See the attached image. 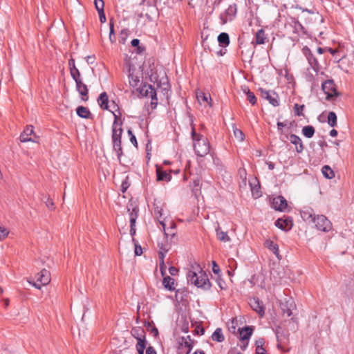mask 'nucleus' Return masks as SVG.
I'll use <instances>...</instances> for the list:
<instances>
[{
    "instance_id": "f257e3e1",
    "label": "nucleus",
    "mask_w": 354,
    "mask_h": 354,
    "mask_svg": "<svg viewBox=\"0 0 354 354\" xmlns=\"http://www.w3.org/2000/svg\"><path fill=\"white\" fill-rule=\"evenodd\" d=\"M192 138L196 153L204 157L209 152L210 147L207 139L203 135L197 133L194 127L192 129Z\"/></svg>"
},
{
    "instance_id": "f03ea898",
    "label": "nucleus",
    "mask_w": 354,
    "mask_h": 354,
    "mask_svg": "<svg viewBox=\"0 0 354 354\" xmlns=\"http://www.w3.org/2000/svg\"><path fill=\"white\" fill-rule=\"evenodd\" d=\"M115 120L112 127V141L113 150L116 152L118 158L120 161V158L122 154V150L121 147V136L122 133V129L121 128V122H118V115L113 112Z\"/></svg>"
},
{
    "instance_id": "7ed1b4c3",
    "label": "nucleus",
    "mask_w": 354,
    "mask_h": 354,
    "mask_svg": "<svg viewBox=\"0 0 354 354\" xmlns=\"http://www.w3.org/2000/svg\"><path fill=\"white\" fill-rule=\"evenodd\" d=\"M187 279L189 283L198 288H208L209 286V279L203 271H199L197 273L196 271L189 270L187 274Z\"/></svg>"
},
{
    "instance_id": "20e7f679",
    "label": "nucleus",
    "mask_w": 354,
    "mask_h": 354,
    "mask_svg": "<svg viewBox=\"0 0 354 354\" xmlns=\"http://www.w3.org/2000/svg\"><path fill=\"white\" fill-rule=\"evenodd\" d=\"M194 341L189 335L182 337L178 341V354H189L193 348Z\"/></svg>"
},
{
    "instance_id": "39448f33",
    "label": "nucleus",
    "mask_w": 354,
    "mask_h": 354,
    "mask_svg": "<svg viewBox=\"0 0 354 354\" xmlns=\"http://www.w3.org/2000/svg\"><path fill=\"white\" fill-rule=\"evenodd\" d=\"M314 223L318 230L323 232H329L332 229L331 222L324 215H317Z\"/></svg>"
},
{
    "instance_id": "423d86ee",
    "label": "nucleus",
    "mask_w": 354,
    "mask_h": 354,
    "mask_svg": "<svg viewBox=\"0 0 354 354\" xmlns=\"http://www.w3.org/2000/svg\"><path fill=\"white\" fill-rule=\"evenodd\" d=\"M140 94L143 97H150L151 104H157L156 91L151 85L144 84L139 90Z\"/></svg>"
},
{
    "instance_id": "0eeeda50",
    "label": "nucleus",
    "mask_w": 354,
    "mask_h": 354,
    "mask_svg": "<svg viewBox=\"0 0 354 354\" xmlns=\"http://www.w3.org/2000/svg\"><path fill=\"white\" fill-rule=\"evenodd\" d=\"M322 90L326 95V99L330 100L334 96H337L338 93L335 88V85L333 80H327L324 82L322 85Z\"/></svg>"
},
{
    "instance_id": "6e6552de",
    "label": "nucleus",
    "mask_w": 354,
    "mask_h": 354,
    "mask_svg": "<svg viewBox=\"0 0 354 354\" xmlns=\"http://www.w3.org/2000/svg\"><path fill=\"white\" fill-rule=\"evenodd\" d=\"M249 304L252 309L256 311L260 317H263L265 308L263 301L257 297H252L250 299Z\"/></svg>"
},
{
    "instance_id": "1a4fd4ad",
    "label": "nucleus",
    "mask_w": 354,
    "mask_h": 354,
    "mask_svg": "<svg viewBox=\"0 0 354 354\" xmlns=\"http://www.w3.org/2000/svg\"><path fill=\"white\" fill-rule=\"evenodd\" d=\"M287 206L286 200L281 196H278L272 200V207L277 211L283 212L287 208Z\"/></svg>"
},
{
    "instance_id": "9d476101",
    "label": "nucleus",
    "mask_w": 354,
    "mask_h": 354,
    "mask_svg": "<svg viewBox=\"0 0 354 354\" xmlns=\"http://www.w3.org/2000/svg\"><path fill=\"white\" fill-rule=\"evenodd\" d=\"M304 221L308 223H315L316 216L313 209L304 207L300 212Z\"/></svg>"
},
{
    "instance_id": "9b49d317",
    "label": "nucleus",
    "mask_w": 354,
    "mask_h": 354,
    "mask_svg": "<svg viewBox=\"0 0 354 354\" xmlns=\"http://www.w3.org/2000/svg\"><path fill=\"white\" fill-rule=\"evenodd\" d=\"M261 96L269 101L274 106H279L277 95L275 93H270V91L260 88Z\"/></svg>"
},
{
    "instance_id": "f8f14e48",
    "label": "nucleus",
    "mask_w": 354,
    "mask_h": 354,
    "mask_svg": "<svg viewBox=\"0 0 354 354\" xmlns=\"http://www.w3.org/2000/svg\"><path fill=\"white\" fill-rule=\"evenodd\" d=\"M76 83V88L80 95L82 97V99L84 101L88 100V88L86 84H84L80 77L78 79L74 80Z\"/></svg>"
},
{
    "instance_id": "ddd939ff",
    "label": "nucleus",
    "mask_w": 354,
    "mask_h": 354,
    "mask_svg": "<svg viewBox=\"0 0 354 354\" xmlns=\"http://www.w3.org/2000/svg\"><path fill=\"white\" fill-rule=\"evenodd\" d=\"M236 13V6L235 4L230 5L225 12V15H221V19L223 20V23H226L227 21H232Z\"/></svg>"
},
{
    "instance_id": "4468645a",
    "label": "nucleus",
    "mask_w": 354,
    "mask_h": 354,
    "mask_svg": "<svg viewBox=\"0 0 354 354\" xmlns=\"http://www.w3.org/2000/svg\"><path fill=\"white\" fill-rule=\"evenodd\" d=\"M275 225L281 230L288 231L292 228V221L289 218L286 219L278 218L275 221Z\"/></svg>"
},
{
    "instance_id": "2eb2a0df",
    "label": "nucleus",
    "mask_w": 354,
    "mask_h": 354,
    "mask_svg": "<svg viewBox=\"0 0 354 354\" xmlns=\"http://www.w3.org/2000/svg\"><path fill=\"white\" fill-rule=\"evenodd\" d=\"M34 133L33 127L30 125L26 127V129L23 131V133L20 136V140L22 142H36L30 136Z\"/></svg>"
},
{
    "instance_id": "dca6fc26",
    "label": "nucleus",
    "mask_w": 354,
    "mask_h": 354,
    "mask_svg": "<svg viewBox=\"0 0 354 354\" xmlns=\"http://www.w3.org/2000/svg\"><path fill=\"white\" fill-rule=\"evenodd\" d=\"M37 281H39L43 286L48 284L50 281V274L49 271L46 269H43L37 274Z\"/></svg>"
},
{
    "instance_id": "f3484780",
    "label": "nucleus",
    "mask_w": 354,
    "mask_h": 354,
    "mask_svg": "<svg viewBox=\"0 0 354 354\" xmlns=\"http://www.w3.org/2000/svg\"><path fill=\"white\" fill-rule=\"evenodd\" d=\"M289 139H290V142L295 145L296 151L298 153H301L304 149V147H303L301 138L295 134H291L290 136Z\"/></svg>"
},
{
    "instance_id": "a211bd4d",
    "label": "nucleus",
    "mask_w": 354,
    "mask_h": 354,
    "mask_svg": "<svg viewBox=\"0 0 354 354\" xmlns=\"http://www.w3.org/2000/svg\"><path fill=\"white\" fill-rule=\"evenodd\" d=\"M196 97L198 101V102L202 104L205 102L209 104V105L211 106V97L209 94H206L203 93V91H198L196 92Z\"/></svg>"
},
{
    "instance_id": "6ab92c4d",
    "label": "nucleus",
    "mask_w": 354,
    "mask_h": 354,
    "mask_svg": "<svg viewBox=\"0 0 354 354\" xmlns=\"http://www.w3.org/2000/svg\"><path fill=\"white\" fill-rule=\"evenodd\" d=\"M252 333V328L250 327H245L239 330L241 340L244 342L249 339Z\"/></svg>"
},
{
    "instance_id": "aec40b11",
    "label": "nucleus",
    "mask_w": 354,
    "mask_h": 354,
    "mask_svg": "<svg viewBox=\"0 0 354 354\" xmlns=\"http://www.w3.org/2000/svg\"><path fill=\"white\" fill-rule=\"evenodd\" d=\"M68 64L70 66V73H71V75L72 77L73 78V80H76V79H78L79 77H80V73L75 65L74 59H70Z\"/></svg>"
},
{
    "instance_id": "412c9836",
    "label": "nucleus",
    "mask_w": 354,
    "mask_h": 354,
    "mask_svg": "<svg viewBox=\"0 0 354 354\" xmlns=\"http://www.w3.org/2000/svg\"><path fill=\"white\" fill-rule=\"evenodd\" d=\"M108 95L106 93H102L97 98V102L100 106L103 109H108Z\"/></svg>"
},
{
    "instance_id": "4be33fe9",
    "label": "nucleus",
    "mask_w": 354,
    "mask_h": 354,
    "mask_svg": "<svg viewBox=\"0 0 354 354\" xmlns=\"http://www.w3.org/2000/svg\"><path fill=\"white\" fill-rule=\"evenodd\" d=\"M159 222H160V223L162 225V226L163 227V230H164L165 234L166 237H168L169 236H170L172 238L175 235V234H176V232H175L176 225L174 223L171 222V227L166 230L165 229V224L164 221L159 220Z\"/></svg>"
},
{
    "instance_id": "5701e85b",
    "label": "nucleus",
    "mask_w": 354,
    "mask_h": 354,
    "mask_svg": "<svg viewBox=\"0 0 354 354\" xmlns=\"http://www.w3.org/2000/svg\"><path fill=\"white\" fill-rule=\"evenodd\" d=\"M131 334L135 338H136L138 342H139V339H140L144 344H145V335L143 329L134 328L131 330Z\"/></svg>"
},
{
    "instance_id": "b1692460",
    "label": "nucleus",
    "mask_w": 354,
    "mask_h": 354,
    "mask_svg": "<svg viewBox=\"0 0 354 354\" xmlns=\"http://www.w3.org/2000/svg\"><path fill=\"white\" fill-rule=\"evenodd\" d=\"M162 284L166 289L170 291L174 290L175 289L174 279L171 278L169 276L164 277Z\"/></svg>"
},
{
    "instance_id": "393cba45",
    "label": "nucleus",
    "mask_w": 354,
    "mask_h": 354,
    "mask_svg": "<svg viewBox=\"0 0 354 354\" xmlns=\"http://www.w3.org/2000/svg\"><path fill=\"white\" fill-rule=\"evenodd\" d=\"M216 231V236L221 241L226 243L231 241L230 236L227 235V233L222 231L220 227H218Z\"/></svg>"
},
{
    "instance_id": "a878e982",
    "label": "nucleus",
    "mask_w": 354,
    "mask_h": 354,
    "mask_svg": "<svg viewBox=\"0 0 354 354\" xmlns=\"http://www.w3.org/2000/svg\"><path fill=\"white\" fill-rule=\"evenodd\" d=\"M307 51L308 52V54H306V57L308 61L309 64L313 68V69L316 71L317 70L318 67V62L317 59L314 57L313 54L310 53L309 49H307Z\"/></svg>"
},
{
    "instance_id": "bb28decb",
    "label": "nucleus",
    "mask_w": 354,
    "mask_h": 354,
    "mask_svg": "<svg viewBox=\"0 0 354 354\" xmlns=\"http://www.w3.org/2000/svg\"><path fill=\"white\" fill-rule=\"evenodd\" d=\"M157 179L158 180L169 181L171 176L166 171H162L160 168L157 169Z\"/></svg>"
},
{
    "instance_id": "cd10ccee",
    "label": "nucleus",
    "mask_w": 354,
    "mask_h": 354,
    "mask_svg": "<svg viewBox=\"0 0 354 354\" xmlns=\"http://www.w3.org/2000/svg\"><path fill=\"white\" fill-rule=\"evenodd\" d=\"M76 111L78 116L82 118H88L91 114L89 110L82 106H78Z\"/></svg>"
},
{
    "instance_id": "c85d7f7f",
    "label": "nucleus",
    "mask_w": 354,
    "mask_h": 354,
    "mask_svg": "<svg viewBox=\"0 0 354 354\" xmlns=\"http://www.w3.org/2000/svg\"><path fill=\"white\" fill-rule=\"evenodd\" d=\"M129 82L131 86L136 87L138 86L140 82V79L138 76L134 75L133 73L131 71V68L129 69Z\"/></svg>"
},
{
    "instance_id": "c756f323",
    "label": "nucleus",
    "mask_w": 354,
    "mask_h": 354,
    "mask_svg": "<svg viewBox=\"0 0 354 354\" xmlns=\"http://www.w3.org/2000/svg\"><path fill=\"white\" fill-rule=\"evenodd\" d=\"M256 44H263L265 43V41L266 39V37L265 35V32L263 29H260L257 31L256 33Z\"/></svg>"
},
{
    "instance_id": "7c9ffc66",
    "label": "nucleus",
    "mask_w": 354,
    "mask_h": 354,
    "mask_svg": "<svg viewBox=\"0 0 354 354\" xmlns=\"http://www.w3.org/2000/svg\"><path fill=\"white\" fill-rule=\"evenodd\" d=\"M212 339L218 342H222L224 340V335L222 330L219 328H216L212 335Z\"/></svg>"
},
{
    "instance_id": "2f4dec72",
    "label": "nucleus",
    "mask_w": 354,
    "mask_h": 354,
    "mask_svg": "<svg viewBox=\"0 0 354 354\" xmlns=\"http://www.w3.org/2000/svg\"><path fill=\"white\" fill-rule=\"evenodd\" d=\"M322 171L324 176L328 179H331L335 176L333 171L328 165L324 166L322 167Z\"/></svg>"
},
{
    "instance_id": "473e14b6",
    "label": "nucleus",
    "mask_w": 354,
    "mask_h": 354,
    "mask_svg": "<svg viewBox=\"0 0 354 354\" xmlns=\"http://www.w3.org/2000/svg\"><path fill=\"white\" fill-rule=\"evenodd\" d=\"M302 133L308 138H310L315 133V129L313 126H306L302 129Z\"/></svg>"
},
{
    "instance_id": "72a5a7b5",
    "label": "nucleus",
    "mask_w": 354,
    "mask_h": 354,
    "mask_svg": "<svg viewBox=\"0 0 354 354\" xmlns=\"http://www.w3.org/2000/svg\"><path fill=\"white\" fill-rule=\"evenodd\" d=\"M266 245L270 250L273 252V253L277 257L279 256V247L276 243H274L272 241L268 240L266 242Z\"/></svg>"
},
{
    "instance_id": "f704fd0d",
    "label": "nucleus",
    "mask_w": 354,
    "mask_h": 354,
    "mask_svg": "<svg viewBox=\"0 0 354 354\" xmlns=\"http://www.w3.org/2000/svg\"><path fill=\"white\" fill-rule=\"evenodd\" d=\"M218 41L220 44L226 46L228 45L230 43V39L229 36L225 32L221 33L218 37Z\"/></svg>"
},
{
    "instance_id": "c9c22d12",
    "label": "nucleus",
    "mask_w": 354,
    "mask_h": 354,
    "mask_svg": "<svg viewBox=\"0 0 354 354\" xmlns=\"http://www.w3.org/2000/svg\"><path fill=\"white\" fill-rule=\"evenodd\" d=\"M233 132L235 138L239 140L240 142L243 141L244 140V134L243 131L236 127L234 124H232Z\"/></svg>"
},
{
    "instance_id": "e433bc0d",
    "label": "nucleus",
    "mask_w": 354,
    "mask_h": 354,
    "mask_svg": "<svg viewBox=\"0 0 354 354\" xmlns=\"http://www.w3.org/2000/svg\"><path fill=\"white\" fill-rule=\"evenodd\" d=\"M328 124L331 127H334L337 124V115L333 111H330L328 113Z\"/></svg>"
},
{
    "instance_id": "4c0bfd02",
    "label": "nucleus",
    "mask_w": 354,
    "mask_h": 354,
    "mask_svg": "<svg viewBox=\"0 0 354 354\" xmlns=\"http://www.w3.org/2000/svg\"><path fill=\"white\" fill-rule=\"evenodd\" d=\"M159 256H160V272H161V274L162 276H165V269H166V266L165 265V262H164V254L162 253V252L161 251L160 253H159Z\"/></svg>"
},
{
    "instance_id": "58836bf2",
    "label": "nucleus",
    "mask_w": 354,
    "mask_h": 354,
    "mask_svg": "<svg viewBox=\"0 0 354 354\" xmlns=\"http://www.w3.org/2000/svg\"><path fill=\"white\" fill-rule=\"evenodd\" d=\"M94 4L97 12L104 11V3L103 0H95Z\"/></svg>"
},
{
    "instance_id": "ea45409f",
    "label": "nucleus",
    "mask_w": 354,
    "mask_h": 354,
    "mask_svg": "<svg viewBox=\"0 0 354 354\" xmlns=\"http://www.w3.org/2000/svg\"><path fill=\"white\" fill-rule=\"evenodd\" d=\"M109 26H110L109 40L111 43H114L115 41V34H114V26L111 21H110V23H109Z\"/></svg>"
},
{
    "instance_id": "a19ab883",
    "label": "nucleus",
    "mask_w": 354,
    "mask_h": 354,
    "mask_svg": "<svg viewBox=\"0 0 354 354\" xmlns=\"http://www.w3.org/2000/svg\"><path fill=\"white\" fill-rule=\"evenodd\" d=\"M146 345L144 344L140 339H139V342H137L136 349L138 354H144V351L145 349Z\"/></svg>"
},
{
    "instance_id": "79ce46f5",
    "label": "nucleus",
    "mask_w": 354,
    "mask_h": 354,
    "mask_svg": "<svg viewBox=\"0 0 354 354\" xmlns=\"http://www.w3.org/2000/svg\"><path fill=\"white\" fill-rule=\"evenodd\" d=\"M137 218H129L130 220V234L133 236L136 234V221Z\"/></svg>"
},
{
    "instance_id": "37998d69",
    "label": "nucleus",
    "mask_w": 354,
    "mask_h": 354,
    "mask_svg": "<svg viewBox=\"0 0 354 354\" xmlns=\"http://www.w3.org/2000/svg\"><path fill=\"white\" fill-rule=\"evenodd\" d=\"M304 109V105H299L297 104H295L294 106V109L296 115L298 116L302 115V111Z\"/></svg>"
},
{
    "instance_id": "c03bdc74",
    "label": "nucleus",
    "mask_w": 354,
    "mask_h": 354,
    "mask_svg": "<svg viewBox=\"0 0 354 354\" xmlns=\"http://www.w3.org/2000/svg\"><path fill=\"white\" fill-rule=\"evenodd\" d=\"M250 185L251 187V190H252L253 196L254 198H259L261 196L260 192L259 191V188L257 186L253 187L252 182H250Z\"/></svg>"
},
{
    "instance_id": "a18cd8bd",
    "label": "nucleus",
    "mask_w": 354,
    "mask_h": 354,
    "mask_svg": "<svg viewBox=\"0 0 354 354\" xmlns=\"http://www.w3.org/2000/svg\"><path fill=\"white\" fill-rule=\"evenodd\" d=\"M247 97H248V100L252 104H254L257 102V99H256V97L254 95V94L251 92V91H248V95H247Z\"/></svg>"
},
{
    "instance_id": "49530a36",
    "label": "nucleus",
    "mask_w": 354,
    "mask_h": 354,
    "mask_svg": "<svg viewBox=\"0 0 354 354\" xmlns=\"http://www.w3.org/2000/svg\"><path fill=\"white\" fill-rule=\"evenodd\" d=\"M8 233L9 232L6 227L0 226V240H2L7 237Z\"/></svg>"
},
{
    "instance_id": "de8ad7c7",
    "label": "nucleus",
    "mask_w": 354,
    "mask_h": 354,
    "mask_svg": "<svg viewBox=\"0 0 354 354\" xmlns=\"http://www.w3.org/2000/svg\"><path fill=\"white\" fill-rule=\"evenodd\" d=\"M46 203V207L50 209H54V203L53 202L52 199L48 196L46 198V200L44 201Z\"/></svg>"
},
{
    "instance_id": "09e8293b",
    "label": "nucleus",
    "mask_w": 354,
    "mask_h": 354,
    "mask_svg": "<svg viewBox=\"0 0 354 354\" xmlns=\"http://www.w3.org/2000/svg\"><path fill=\"white\" fill-rule=\"evenodd\" d=\"M128 133L130 136V141L135 146L137 147L138 143L136 140V136L132 133V131L131 130L128 131Z\"/></svg>"
},
{
    "instance_id": "8fccbe9b",
    "label": "nucleus",
    "mask_w": 354,
    "mask_h": 354,
    "mask_svg": "<svg viewBox=\"0 0 354 354\" xmlns=\"http://www.w3.org/2000/svg\"><path fill=\"white\" fill-rule=\"evenodd\" d=\"M265 344V341L263 338H259L257 340H256L255 345L256 348L263 347Z\"/></svg>"
},
{
    "instance_id": "3c124183",
    "label": "nucleus",
    "mask_w": 354,
    "mask_h": 354,
    "mask_svg": "<svg viewBox=\"0 0 354 354\" xmlns=\"http://www.w3.org/2000/svg\"><path fill=\"white\" fill-rule=\"evenodd\" d=\"M212 271L214 274H218L220 272V268L215 261L212 262Z\"/></svg>"
},
{
    "instance_id": "603ef678",
    "label": "nucleus",
    "mask_w": 354,
    "mask_h": 354,
    "mask_svg": "<svg viewBox=\"0 0 354 354\" xmlns=\"http://www.w3.org/2000/svg\"><path fill=\"white\" fill-rule=\"evenodd\" d=\"M138 212V210L137 208L133 207L132 211L130 212V214H129V218H137Z\"/></svg>"
},
{
    "instance_id": "864d4df0",
    "label": "nucleus",
    "mask_w": 354,
    "mask_h": 354,
    "mask_svg": "<svg viewBox=\"0 0 354 354\" xmlns=\"http://www.w3.org/2000/svg\"><path fill=\"white\" fill-rule=\"evenodd\" d=\"M155 214L156 215V216L158 218H160L162 216V209L158 207H156L155 208Z\"/></svg>"
},
{
    "instance_id": "5fc2aeb1",
    "label": "nucleus",
    "mask_w": 354,
    "mask_h": 354,
    "mask_svg": "<svg viewBox=\"0 0 354 354\" xmlns=\"http://www.w3.org/2000/svg\"><path fill=\"white\" fill-rule=\"evenodd\" d=\"M135 254L137 255V256H140L142 254V248L141 246L140 245H135Z\"/></svg>"
},
{
    "instance_id": "6e6d98bb",
    "label": "nucleus",
    "mask_w": 354,
    "mask_h": 354,
    "mask_svg": "<svg viewBox=\"0 0 354 354\" xmlns=\"http://www.w3.org/2000/svg\"><path fill=\"white\" fill-rule=\"evenodd\" d=\"M169 272L171 275L174 276V275L177 274L178 270L175 267L171 266L169 268Z\"/></svg>"
},
{
    "instance_id": "4d7b16f0",
    "label": "nucleus",
    "mask_w": 354,
    "mask_h": 354,
    "mask_svg": "<svg viewBox=\"0 0 354 354\" xmlns=\"http://www.w3.org/2000/svg\"><path fill=\"white\" fill-rule=\"evenodd\" d=\"M100 20L102 23H104L106 21V17L104 11L98 12Z\"/></svg>"
},
{
    "instance_id": "13d9d810",
    "label": "nucleus",
    "mask_w": 354,
    "mask_h": 354,
    "mask_svg": "<svg viewBox=\"0 0 354 354\" xmlns=\"http://www.w3.org/2000/svg\"><path fill=\"white\" fill-rule=\"evenodd\" d=\"M257 354H266V351L263 347L256 348Z\"/></svg>"
},
{
    "instance_id": "bf43d9fd",
    "label": "nucleus",
    "mask_w": 354,
    "mask_h": 354,
    "mask_svg": "<svg viewBox=\"0 0 354 354\" xmlns=\"http://www.w3.org/2000/svg\"><path fill=\"white\" fill-rule=\"evenodd\" d=\"M229 266L230 267V268H236V261L234 260V259H230L229 260Z\"/></svg>"
},
{
    "instance_id": "052dcab7",
    "label": "nucleus",
    "mask_w": 354,
    "mask_h": 354,
    "mask_svg": "<svg viewBox=\"0 0 354 354\" xmlns=\"http://www.w3.org/2000/svg\"><path fill=\"white\" fill-rule=\"evenodd\" d=\"M146 354H156V352L151 346H149L147 348Z\"/></svg>"
},
{
    "instance_id": "680f3d73",
    "label": "nucleus",
    "mask_w": 354,
    "mask_h": 354,
    "mask_svg": "<svg viewBox=\"0 0 354 354\" xmlns=\"http://www.w3.org/2000/svg\"><path fill=\"white\" fill-rule=\"evenodd\" d=\"M286 124H285L283 122H277L278 130L281 131V132H282V128L286 127Z\"/></svg>"
},
{
    "instance_id": "e2e57ef3",
    "label": "nucleus",
    "mask_w": 354,
    "mask_h": 354,
    "mask_svg": "<svg viewBox=\"0 0 354 354\" xmlns=\"http://www.w3.org/2000/svg\"><path fill=\"white\" fill-rule=\"evenodd\" d=\"M218 285L221 288V289H225V283L221 279H218Z\"/></svg>"
},
{
    "instance_id": "0e129e2a",
    "label": "nucleus",
    "mask_w": 354,
    "mask_h": 354,
    "mask_svg": "<svg viewBox=\"0 0 354 354\" xmlns=\"http://www.w3.org/2000/svg\"><path fill=\"white\" fill-rule=\"evenodd\" d=\"M196 333L198 335H203L204 332H205L204 328L202 327H197V328L196 329Z\"/></svg>"
},
{
    "instance_id": "69168bd1",
    "label": "nucleus",
    "mask_w": 354,
    "mask_h": 354,
    "mask_svg": "<svg viewBox=\"0 0 354 354\" xmlns=\"http://www.w3.org/2000/svg\"><path fill=\"white\" fill-rule=\"evenodd\" d=\"M283 313L286 315L287 317H290L292 315V311L290 309L288 308L286 310H285L284 308H283Z\"/></svg>"
},
{
    "instance_id": "338daca9",
    "label": "nucleus",
    "mask_w": 354,
    "mask_h": 354,
    "mask_svg": "<svg viewBox=\"0 0 354 354\" xmlns=\"http://www.w3.org/2000/svg\"><path fill=\"white\" fill-rule=\"evenodd\" d=\"M139 43H140V41L138 39H133L131 42L132 46H138Z\"/></svg>"
},
{
    "instance_id": "774afa93",
    "label": "nucleus",
    "mask_w": 354,
    "mask_h": 354,
    "mask_svg": "<svg viewBox=\"0 0 354 354\" xmlns=\"http://www.w3.org/2000/svg\"><path fill=\"white\" fill-rule=\"evenodd\" d=\"M200 185V180L198 178H196L193 180V186L194 187H198Z\"/></svg>"
}]
</instances>
